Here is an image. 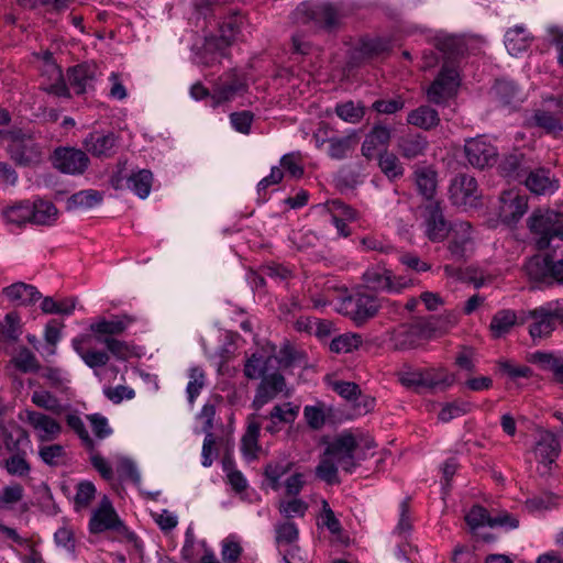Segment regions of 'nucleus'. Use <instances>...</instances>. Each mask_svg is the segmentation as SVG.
Here are the masks:
<instances>
[{
    "instance_id": "obj_1",
    "label": "nucleus",
    "mask_w": 563,
    "mask_h": 563,
    "mask_svg": "<svg viewBox=\"0 0 563 563\" xmlns=\"http://www.w3.org/2000/svg\"><path fill=\"white\" fill-rule=\"evenodd\" d=\"M1 216L8 225L23 228L26 224L52 225L57 220L55 205L42 198L20 200L2 209Z\"/></svg>"
},
{
    "instance_id": "obj_20",
    "label": "nucleus",
    "mask_w": 563,
    "mask_h": 563,
    "mask_svg": "<svg viewBox=\"0 0 563 563\" xmlns=\"http://www.w3.org/2000/svg\"><path fill=\"white\" fill-rule=\"evenodd\" d=\"M448 251L452 260L464 262L473 250L472 227L468 222H456L451 227Z\"/></svg>"
},
{
    "instance_id": "obj_47",
    "label": "nucleus",
    "mask_w": 563,
    "mask_h": 563,
    "mask_svg": "<svg viewBox=\"0 0 563 563\" xmlns=\"http://www.w3.org/2000/svg\"><path fill=\"white\" fill-rule=\"evenodd\" d=\"M25 490L19 483H11L0 489V511H12L22 501Z\"/></svg>"
},
{
    "instance_id": "obj_61",
    "label": "nucleus",
    "mask_w": 563,
    "mask_h": 563,
    "mask_svg": "<svg viewBox=\"0 0 563 563\" xmlns=\"http://www.w3.org/2000/svg\"><path fill=\"white\" fill-rule=\"evenodd\" d=\"M76 306L74 298H66L55 301L52 297H45L41 303L44 313L71 314Z\"/></svg>"
},
{
    "instance_id": "obj_24",
    "label": "nucleus",
    "mask_w": 563,
    "mask_h": 563,
    "mask_svg": "<svg viewBox=\"0 0 563 563\" xmlns=\"http://www.w3.org/2000/svg\"><path fill=\"white\" fill-rule=\"evenodd\" d=\"M85 150L98 158H108L114 155L118 147V137L114 133H89L82 142Z\"/></svg>"
},
{
    "instance_id": "obj_31",
    "label": "nucleus",
    "mask_w": 563,
    "mask_h": 563,
    "mask_svg": "<svg viewBox=\"0 0 563 563\" xmlns=\"http://www.w3.org/2000/svg\"><path fill=\"white\" fill-rule=\"evenodd\" d=\"M428 144L424 135L417 132H408L398 137L397 151L404 158L413 159L424 155Z\"/></svg>"
},
{
    "instance_id": "obj_7",
    "label": "nucleus",
    "mask_w": 563,
    "mask_h": 563,
    "mask_svg": "<svg viewBox=\"0 0 563 563\" xmlns=\"http://www.w3.org/2000/svg\"><path fill=\"white\" fill-rule=\"evenodd\" d=\"M362 280L372 290L389 294H401L415 284L410 277L405 275L396 276L391 269L382 264L367 267L362 275Z\"/></svg>"
},
{
    "instance_id": "obj_55",
    "label": "nucleus",
    "mask_w": 563,
    "mask_h": 563,
    "mask_svg": "<svg viewBox=\"0 0 563 563\" xmlns=\"http://www.w3.org/2000/svg\"><path fill=\"white\" fill-rule=\"evenodd\" d=\"M227 482L236 494H242L249 487L247 479L241 471L234 467V460H221Z\"/></svg>"
},
{
    "instance_id": "obj_8",
    "label": "nucleus",
    "mask_w": 563,
    "mask_h": 563,
    "mask_svg": "<svg viewBox=\"0 0 563 563\" xmlns=\"http://www.w3.org/2000/svg\"><path fill=\"white\" fill-rule=\"evenodd\" d=\"M380 308L377 296L358 288L341 302V310L356 325H362L374 318Z\"/></svg>"
},
{
    "instance_id": "obj_35",
    "label": "nucleus",
    "mask_w": 563,
    "mask_h": 563,
    "mask_svg": "<svg viewBox=\"0 0 563 563\" xmlns=\"http://www.w3.org/2000/svg\"><path fill=\"white\" fill-rule=\"evenodd\" d=\"M3 295L18 306H30L41 298V292L33 285L14 283L2 290Z\"/></svg>"
},
{
    "instance_id": "obj_37",
    "label": "nucleus",
    "mask_w": 563,
    "mask_h": 563,
    "mask_svg": "<svg viewBox=\"0 0 563 563\" xmlns=\"http://www.w3.org/2000/svg\"><path fill=\"white\" fill-rule=\"evenodd\" d=\"M47 74L52 82L42 84V89L49 95L57 97L70 98L69 88L67 87L60 67L52 62L45 64L43 76Z\"/></svg>"
},
{
    "instance_id": "obj_58",
    "label": "nucleus",
    "mask_w": 563,
    "mask_h": 563,
    "mask_svg": "<svg viewBox=\"0 0 563 563\" xmlns=\"http://www.w3.org/2000/svg\"><path fill=\"white\" fill-rule=\"evenodd\" d=\"M99 343H102L107 347L109 355H113L120 361H126L133 356L132 347L123 340H119L112 336L99 338Z\"/></svg>"
},
{
    "instance_id": "obj_15",
    "label": "nucleus",
    "mask_w": 563,
    "mask_h": 563,
    "mask_svg": "<svg viewBox=\"0 0 563 563\" xmlns=\"http://www.w3.org/2000/svg\"><path fill=\"white\" fill-rule=\"evenodd\" d=\"M110 183L115 190L128 188L139 198L145 199L152 189L153 174L150 169H137L125 176L119 170L112 175Z\"/></svg>"
},
{
    "instance_id": "obj_54",
    "label": "nucleus",
    "mask_w": 563,
    "mask_h": 563,
    "mask_svg": "<svg viewBox=\"0 0 563 563\" xmlns=\"http://www.w3.org/2000/svg\"><path fill=\"white\" fill-rule=\"evenodd\" d=\"M269 360L271 358L265 356L263 353H253L245 361L243 369L244 376L249 379H258L264 377Z\"/></svg>"
},
{
    "instance_id": "obj_19",
    "label": "nucleus",
    "mask_w": 563,
    "mask_h": 563,
    "mask_svg": "<svg viewBox=\"0 0 563 563\" xmlns=\"http://www.w3.org/2000/svg\"><path fill=\"white\" fill-rule=\"evenodd\" d=\"M20 419L32 427L42 442L55 440L62 431L57 420L43 412L26 409L20 413Z\"/></svg>"
},
{
    "instance_id": "obj_12",
    "label": "nucleus",
    "mask_w": 563,
    "mask_h": 563,
    "mask_svg": "<svg viewBox=\"0 0 563 563\" xmlns=\"http://www.w3.org/2000/svg\"><path fill=\"white\" fill-rule=\"evenodd\" d=\"M216 416V407L212 404H205L200 410L199 418L202 420V429L206 432V438L202 445V457H210L213 453L219 456L221 449L224 450L222 457H230L232 448L228 441L217 439L211 432L213 428V419Z\"/></svg>"
},
{
    "instance_id": "obj_28",
    "label": "nucleus",
    "mask_w": 563,
    "mask_h": 563,
    "mask_svg": "<svg viewBox=\"0 0 563 563\" xmlns=\"http://www.w3.org/2000/svg\"><path fill=\"white\" fill-rule=\"evenodd\" d=\"M391 139V129L382 123L377 122L365 135L361 146V152L367 159L373 158L377 151L382 147H387Z\"/></svg>"
},
{
    "instance_id": "obj_53",
    "label": "nucleus",
    "mask_w": 563,
    "mask_h": 563,
    "mask_svg": "<svg viewBox=\"0 0 563 563\" xmlns=\"http://www.w3.org/2000/svg\"><path fill=\"white\" fill-rule=\"evenodd\" d=\"M67 426L78 435L81 440L82 445L86 446L90 453V457H100L98 454H93L95 441L89 435L88 430L85 427L82 419L76 413H69L66 417Z\"/></svg>"
},
{
    "instance_id": "obj_2",
    "label": "nucleus",
    "mask_w": 563,
    "mask_h": 563,
    "mask_svg": "<svg viewBox=\"0 0 563 563\" xmlns=\"http://www.w3.org/2000/svg\"><path fill=\"white\" fill-rule=\"evenodd\" d=\"M346 16L347 10L342 3L328 1H305L295 10L297 22L312 24L316 29L329 33L338 32Z\"/></svg>"
},
{
    "instance_id": "obj_51",
    "label": "nucleus",
    "mask_w": 563,
    "mask_h": 563,
    "mask_svg": "<svg viewBox=\"0 0 563 563\" xmlns=\"http://www.w3.org/2000/svg\"><path fill=\"white\" fill-rule=\"evenodd\" d=\"M378 166L383 174L390 180L402 177L405 172L398 157L388 151H384L378 155Z\"/></svg>"
},
{
    "instance_id": "obj_40",
    "label": "nucleus",
    "mask_w": 563,
    "mask_h": 563,
    "mask_svg": "<svg viewBox=\"0 0 563 563\" xmlns=\"http://www.w3.org/2000/svg\"><path fill=\"white\" fill-rule=\"evenodd\" d=\"M561 445L558 437L549 430H539L533 448L537 457H558Z\"/></svg>"
},
{
    "instance_id": "obj_38",
    "label": "nucleus",
    "mask_w": 563,
    "mask_h": 563,
    "mask_svg": "<svg viewBox=\"0 0 563 563\" xmlns=\"http://www.w3.org/2000/svg\"><path fill=\"white\" fill-rule=\"evenodd\" d=\"M520 323L517 313L511 309L498 310L492 318L489 331L494 339H500L507 335L512 328Z\"/></svg>"
},
{
    "instance_id": "obj_42",
    "label": "nucleus",
    "mask_w": 563,
    "mask_h": 563,
    "mask_svg": "<svg viewBox=\"0 0 563 563\" xmlns=\"http://www.w3.org/2000/svg\"><path fill=\"white\" fill-rule=\"evenodd\" d=\"M415 183L418 189V192L426 199L431 201L433 200V197L437 191V172L428 168V167H420L417 168L413 173Z\"/></svg>"
},
{
    "instance_id": "obj_39",
    "label": "nucleus",
    "mask_w": 563,
    "mask_h": 563,
    "mask_svg": "<svg viewBox=\"0 0 563 563\" xmlns=\"http://www.w3.org/2000/svg\"><path fill=\"white\" fill-rule=\"evenodd\" d=\"M529 126L543 129L547 133L556 134L563 130V123L558 112L538 109L527 120Z\"/></svg>"
},
{
    "instance_id": "obj_32",
    "label": "nucleus",
    "mask_w": 563,
    "mask_h": 563,
    "mask_svg": "<svg viewBox=\"0 0 563 563\" xmlns=\"http://www.w3.org/2000/svg\"><path fill=\"white\" fill-rule=\"evenodd\" d=\"M529 167L528 159L523 154L515 152L505 155L498 165L499 174L508 179L521 183Z\"/></svg>"
},
{
    "instance_id": "obj_3",
    "label": "nucleus",
    "mask_w": 563,
    "mask_h": 563,
    "mask_svg": "<svg viewBox=\"0 0 563 563\" xmlns=\"http://www.w3.org/2000/svg\"><path fill=\"white\" fill-rule=\"evenodd\" d=\"M88 529L92 534H100L107 531L115 532L137 547L139 539L136 534L130 531L107 496H103L97 508L92 510Z\"/></svg>"
},
{
    "instance_id": "obj_16",
    "label": "nucleus",
    "mask_w": 563,
    "mask_h": 563,
    "mask_svg": "<svg viewBox=\"0 0 563 563\" xmlns=\"http://www.w3.org/2000/svg\"><path fill=\"white\" fill-rule=\"evenodd\" d=\"M87 154L73 147H58L54 152V166L65 174L79 175L85 173L89 166Z\"/></svg>"
},
{
    "instance_id": "obj_6",
    "label": "nucleus",
    "mask_w": 563,
    "mask_h": 563,
    "mask_svg": "<svg viewBox=\"0 0 563 563\" xmlns=\"http://www.w3.org/2000/svg\"><path fill=\"white\" fill-rule=\"evenodd\" d=\"M530 322L529 334L533 341L551 335L559 323H563V306L548 303L523 312L520 323Z\"/></svg>"
},
{
    "instance_id": "obj_36",
    "label": "nucleus",
    "mask_w": 563,
    "mask_h": 563,
    "mask_svg": "<svg viewBox=\"0 0 563 563\" xmlns=\"http://www.w3.org/2000/svg\"><path fill=\"white\" fill-rule=\"evenodd\" d=\"M232 43L222 36L208 37L203 45L202 59L207 66H212L216 63H221L223 58L230 56V47Z\"/></svg>"
},
{
    "instance_id": "obj_11",
    "label": "nucleus",
    "mask_w": 563,
    "mask_h": 563,
    "mask_svg": "<svg viewBox=\"0 0 563 563\" xmlns=\"http://www.w3.org/2000/svg\"><path fill=\"white\" fill-rule=\"evenodd\" d=\"M459 73L455 66L444 63L439 75L427 90L430 102L440 104L452 97L459 87Z\"/></svg>"
},
{
    "instance_id": "obj_23",
    "label": "nucleus",
    "mask_w": 563,
    "mask_h": 563,
    "mask_svg": "<svg viewBox=\"0 0 563 563\" xmlns=\"http://www.w3.org/2000/svg\"><path fill=\"white\" fill-rule=\"evenodd\" d=\"M521 184L536 195L553 194L559 188V180L550 175V170L543 167L532 169L529 165L522 176Z\"/></svg>"
},
{
    "instance_id": "obj_44",
    "label": "nucleus",
    "mask_w": 563,
    "mask_h": 563,
    "mask_svg": "<svg viewBox=\"0 0 563 563\" xmlns=\"http://www.w3.org/2000/svg\"><path fill=\"white\" fill-rule=\"evenodd\" d=\"M435 47L449 59L453 60L466 51L464 40L457 35H444L437 37Z\"/></svg>"
},
{
    "instance_id": "obj_10",
    "label": "nucleus",
    "mask_w": 563,
    "mask_h": 563,
    "mask_svg": "<svg viewBox=\"0 0 563 563\" xmlns=\"http://www.w3.org/2000/svg\"><path fill=\"white\" fill-rule=\"evenodd\" d=\"M529 197L519 189L504 190L499 196L498 217L508 225L517 224L528 211Z\"/></svg>"
},
{
    "instance_id": "obj_21",
    "label": "nucleus",
    "mask_w": 563,
    "mask_h": 563,
    "mask_svg": "<svg viewBox=\"0 0 563 563\" xmlns=\"http://www.w3.org/2000/svg\"><path fill=\"white\" fill-rule=\"evenodd\" d=\"M98 78V67L95 64L82 63L68 68L67 80L76 95H84L95 89Z\"/></svg>"
},
{
    "instance_id": "obj_45",
    "label": "nucleus",
    "mask_w": 563,
    "mask_h": 563,
    "mask_svg": "<svg viewBox=\"0 0 563 563\" xmlns=\"http://www.w3.org/2000/svg\"><path fill=\"white\" fill-rule=\"evenodd\" d=\"M103 200V194L95 189L80 190L71 195L67 200V208L70 209H90L100 205Z\"/></svg>"
},
{
    "instance_id": "obj_18",
    "label": "nucleus",
    "mask_w": 563,
    "mask_h": 563,
    "mask_svg": "<svg viewBox=\"0 0 563 563\" xmlns=\"http://www.w3.org/2000/svg\"><path fill=\"white\" fill-rule=\"evenodd\" d=\"M450 199L459 207L474 206L478 196V185L475 177L468 174L456 175L449 188Z\"/></svg>"
},
{
    "instance_id": "obj_48",
    "label": "nucleus",
    "mask_w": 563,
    "mask_h": 563,
    "mask_svg": "<svg viewBox=\"0 0 563 563\" xmlns=\"http://www.w3.org/2000/svg\"><path fill=\"white\" fill-rule=\"evenodd\" d=\"M335 114L344 122L356 124L365 115V106L362 102L355 103L352 100L336 103Z\"/></svg>"
},
{
    "instance_id": "obj_60",
    "label": "nucleus",
    "mask_w": 563,
    "mask_h": 563,
    "mask_svg": "<svg viewBox=\"0 0 563 563\" xmlns=\"http://www.w3.org/2000/svg\"><path fill=\"white\" fill-rule=\"evenodd\" d=\"M188 378L186 393L189 402L192 404L205 386V371L200 366H192L188 371Z\"/></svg>"
},
{
    "instance_id": "obj_13",
    "label": "nucleus",
    "mask_w": 563,
    "mask_h": 563,
    "mask_svg": "<svg viewBox=\"0 0 563 563\" xmlns=\"http://www.w3.org/2000/svg\"><path fill=\"white\" fill-rule=\"evenodd\" d=\"M464 154L468 164L478 169L493 166L498 157L497 147L483 136L467 140Z\"/></svg>"
},
{
    "instance_id": "obj_57",
    "label": "nucleus",
    "mask_w": 563,
    "mask_h": 563,
    "mask_svg": "<svg viewBox=\"0 0 563 563\" xmlns=\"http://www.w3.org/2000/svg\"><path fill=\"white\" fill-rule=\"evenodd\" d=\"M397 377L401 385L407 388L426 387L424 368H413L411 366L405 365L397 373Z\"/></svg>"
},
{
    "instance_id": "obj_52",
    "label": "nucleus",
    "mask_w": 563,
    "mask_h": 563,
    "mask_svg": "<svg viewBox=\"0 0 563 563\" xmlns=\"http://www.w3.org/2000/svg\"><path fill=\"white\" fill-rule=\"evenodd\" d=\"M387 42L380 38H362L354 49L356 58L367 59L387 51Z\"/></svg>"
},
{
    "instance_id": "obj_64",
    "label": "nucleus",
    "mask_w": 563,
    "mask_h": 563,
    "mask_svg": "<svg viewBox=\"0 0 563 563\" xmlns=\"http://www.w3.org/2000/svg\"><path fill=\"white\" fill-rule=\"evenodd\" d=\"M299 413V406H292L290 402L276 405L271 413L269 419L275 422L292 423Z\"/></svg>"
},
{
    "instance_id": "obj_30",
    "label": "nucleus",
    "mask_w": 563,
    "mask_h": 563,
    "mask_svg": "<svg viewBox=\"0 0 563 563\" xmlns=\"http://www.w3.org/2000/svg\"><path fill=\"white\" fill-rule=\"evenodd\" d=\"M556 265L558 261H553L549 255H534L527 261L525 269L532 279L542 280L551 277L558 283H561V278L556 274Z\"/></svg>"
},
{
    "instance_id": "obj_34",
    "label": "nucleus",
    "mask_w": 563,
    "mask_h": 563,
    "mask_svg": "<svg viewBox=\"0 0 563 563\" xmlns=\"http://www.w3.org/2000/svg\"><path fill=\"white\" fill-rule=\"evenodd\" d=\"M324 454L332 457H352L353 451L357 446V441L351 431L344 430L332 440H324Z\"/></svg>"
},
{
    "instance_id": "obj_56",
    "label": "nucleus",
    "mask_w": 563,
    "mask_h": 563,
    "mask_svg": "<svg viewBox=\"0 0 563 563\" xmlns=\"http://www.w3.org/2000/svg\"><path fill=\"white\" fill-rule=\"evenodd\" d=\"M363 340L360 334L344 333L334 338L330 343V351L336 354H346L357 350Z\"/></svg>"
},
{
    "instance_id": "obj_26",
    "label": "nucleus",
    "mask_w": 563,
    "mask_h": 563,
    "mask_svg": "<svg viewBox=\"0 0 563 563\" xmlns=\"http://www.w3.org/2000/svg\"><path fill=\"white\" fill-rule=\"evenodd\" d=\"M424 339V330L418 324H401L394 330L390 343L394 350L407 351L418 347Z\"/></svg>"
},
{
    "instance_id": "obj_4",
    "label": "nucleus",
    "mask_w": 563,
    "mask_h": 563,
    "mask_svg": "<svg viewBox=\"0 0 563 563\" xmlns=\"http://www.w3.org/2000/svg\"><path fill=\"white\" fill-rule=\"evenodd\" d=\"M528 228L539 250H545L555 238L563 240V213L552 209H537L528 219Z\"/></svg>"
},
{
    "instance_id": "obj_33",
    "label": "nucleus",
    "mask_w": 563,
    "mask_h": 563,
    "mask_svg": "<svg viewBox=\"0 0 563 563\" xmlns=\"http://www.w3.org/2000/svg\"><path fill=\"white\" fill-rule=\"evenodd\" d=\"M360 142L357 130H351L344 136H331L329 139L328 155L332 159L342 161L349 157Z\"/></svg>"
},
{
    "instance_id": "obj_25",
    "label": "nucleus",
    "mask_w": 563,
    "mask_h": 563,
    "mask_svg": "<svg viewBox=\"0 0 563 563\" xmlns=\"http://www.w3.org/2000/svg\"><path fill=\"white\" fill-rule=\"evenodd\" d=\"M286 386L285 378L279 373H273L262 377L260 385L256 388L252 407L260 410L264 405L273 400Z\"/></svg>"
},
{
    "instance_id": "obj_46",
    "label": "nucleus",
    "mask_w": 563,
    "mask_h": 563,
    "mask_svg": "<svg viewBox=\"0 0 563 563\" xmlns=\"http://www.w3.org/2000/svg\"><path fill=\"white\" fill-rule=\"evenodd\" d=\"M261 431V424L254 418V416L249 418L247 428L245 433L242 437V452L245 457H256L258 451V437Z\"/></svg>"
},
{
    "instance_id": "obj_29",
    "label": "nucleus",
    "mask_w": 563,
    "mask_h": 563,
    "mask_svg": "<svg viewBox=\"0 0 563 563\" xmlns=\"http://www.w3.org/2000/svg\"><path fill=\"white\" fill-rule=\"evenodd\" d=\"M490 93L494 100L505 108H515L523 101L522 91L514 81L507 79H497Z\"/></svg>"
},
{
    "instance_id": "obj_27",
    "label": "nucleus",
    "mask_w": 563,
    "mask_h": 563,
    "mask_svg": "<svg viewBox=\"0 0 563 563\" xmlns=\"http://www.w3.org/2000/svg\"><path fill=\"white\" fill-rule=\"evenodd\" d=\"M90 342L91 336L89 334H81L71 340V345L88 367L96 369L106 366L110 361L109 353L107 351L87 349Z\"/></svg>"
},
{
    "instance_id": "obj_17",
    "label": "nucleus",
    "mask_w": 563,
    "mask_h": 563,
    "mask_svg": "<svg viewBox=\"0 0 563 563\" xmlns=\"http://www.w3.org/2000/svg\"><path fill=\"white\" fill-rule=\"evenodd\" d=\"M423 224L431 242H442L451 230L439 201H431L424 207Z\"/></svg>"
},
{
    "instance_id": "obj_62",
    "label": "nucleus",
    "mask_w": 563,
    "mask_h": 563,
    "mask_svg": "<svg viewBox=\"0 0 563 563\" xmlns=\"http://www.w3.org/2000/svg\"><path fill=\"white\" fill-rule=\"evenodd\" d=\"M472 409V405L467 401L455 400L445 404L440 410L438 418L442 422H449L454 418L462 417L468 413Z\"/></svg>"
},
{
    "instance_id": "obj_50",
    "label": "nucleus",
    "mask_w": 563,
    "mask_h": 563,
    "mask_svg": "<svg viewBox=\"0 0 563 563\" xmlns=\"http://www.w3.org/2000/svg\"><path fill=\"white\" fill-rule=\"evenodd\" d=\"M426 374V388H448L451 387L456 377L453 373L448 372L444 367H430L424 368Z\"/></svg>"
},
{
    "instance_id": "obj_49",
    "label": "nucleus",
    "mask_w": 563,
    "mask_h": 563,
    "mask_svg": "<svg viewBox=\"0 0 563 563\" xmlns=\"http://www.w3.org/2000/svg\"><path fill=\"white\" fill-rule=\"evenodd\" d=\"M96 486L90 481H81L76 485V494L73 498L74 510L80 512L87 509L96 498Z\"/></svg>"
},
{
    "instance_id": "obj_63",
    "label": "nucleus",
    "mask_w": 563,
    "mask_h": 563,
    "mask_svg": "<svg viewBox=\"0 0 563 563\" xmlns=\"http://www.w3.org/2000/svg\"><path fill=\"white\" fill-rule=\"evenodd\" d=\"M60 328L62 324L55 320H52L46 324L44 339L47 345L44 347V356L51 357L56 354V345L62 338Z\"/></svg>"
},
{
    "instance_id": "obj_22",
    "label": "nucleus",
    "mask_w": 563,
    "mask_h": 563,
    "mask_svg": "<svg viewBox=\"0 0 563 563\" xmlns=\"http://www.w3.org/2000/svg\"><path fill=\"white\" fill-rule=\"evenodd\" d=\"M135 321V317L126 313L114 314L110 319H97L89 325V330L96 335V339L99 342V338H114V335L122 334Z\"/></svg>"
},
{
    "instance_id": "obj_9",
    "label": "nucleus",
    "mask_w": 563,
    "mask_h": 563,
    "mask_svg": "<svg viewBox=\"0 0 563 563\" xmlns=\"http://www.w3.org/2000/svg\"><path fill=\"white\" fill-rule=\"evenodd\" d=\"M246 90L247 82L243 75L236 69L224 71L213 85L211 93L212 107L216 108L221 103L231 101L246 92Z\"/></svg>"
},
{
    "instance_id": "obj_59",
    "label": "nucleus",
    "mask_w": 563,
    "mask_h": 563,
    "mask_svg": "<svg viewBox=\"0 0 563 563\" xmlns=\"http://www.w3.org/2000/svg\"><path fill=\"white\" fill-rule=\"evenodd\" d=\"M54 542L58 549H62L68 554H75L77 540L75 531L70 526L65 525L59 527L54 533Z\"/></svg>"
},
{
    "instance_id": "obj_5",
    "label": "nucleus",
    "mask_w": 563,
    "mask_h": 563,
    "mask_svg": "<svg viewBox=\"0 0 563 563\" xmlns=\"http://www.w3.org/2000/svg\"><path fill=\"white\" fill-rule=\"evenodd\" d=\"M7 137L8 154L15 165L32 167L42 162L43 146L32 133L15 130L8 132Z\"/></svg>"
},
{
    "instance_id": "obj_41",
    "label": "nucleus",
    "mask_w": 563,
    "mask_h": 563,
    "mask_svg": "<svg viewBox=\"0 0 563 563\" xmlns=\"http://www.w3.org/2000/svg\"><path fill=\"white\" fill-rule=\"evenodd\" d=\"M407 123L428 131L440 123V117L435 109L429 106H420L408 113Z\"/></svg>"
},
{
    "instance_id": "obj_14",
    "label": "nucleus",
    "mask_w": 563,
    "mask_h": 563,
    "mask_svg": "<svg viewBox=\"0 0 563 563\" xmlns=\"http://www.w3.org/2000/svg\"><path fill=\"white\" fill-rule=\"evenodd\" d=\"M95 470L101 477L108 482L118 479L119 482H131L135 486L141 485V474L136 464L132 460H121L115 470L109 463V460H91Z\"/></svg>"
},
{
    "instance_id": "obj_43",
    "label": "nucleus",
    "mask_w": 563,
    "mask_h": 563,
    "mask_svg": "<svg viewBox=\"0 0 563 563\" xmlns=\"http://www.w3.org/2000/svg\"><path fill=\"white\" fill-rule=\"evenodd\" d=\"M530 36L522 26L509 29L505 34V46L510 55L516 56L529 47Z\"/></svg>"
}]
</instances>
